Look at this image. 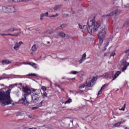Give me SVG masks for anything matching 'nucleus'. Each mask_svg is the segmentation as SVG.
<instances>
[{"mask_svg": "<svg viewBox=\"0 0 129 129\" xmlns=\"http://www.w3.org/2000/svg\"><path fill=\"white\" fill-rule=\"evenodd\" d=\"M94 19L95 17H94L93 19H91V18L88 19L87 22L88 27H87V25H84L82 27V25L79 24L80 29H87L89 34H92V33L96 32V31L98 30V28H99L100 24H99V22H95Z\"/></svg>", "mask_w": 129, "mask_h": 129, "instance_id": "1", "label": "nucleus"}, {"mask_svg": "<svg viewBox=\"0 0 129 129\" xmlns=\"http://www.w3.org/2000/svg\"><path fill=\"white\" fill-rule=\"evenodd\" d=\"M11 88H9L6 92L3 90L0 91V103L3 106L12 104L13 100L11 99Z\"/></svg>", "mask_w": 129, "mask_h": 129, "instance_id": "2", "label": "nucleus"}, {"mask_svg": "<svg viewBox=\"0 0 129 129\" xmlns=\"http://www.w3.org/2000/svg\"><path fill=\"white\" fill-rule=\"evenodd\" d=\"M2 10L4 13L6 14H10V13H15L16 12V8L15 6H6L2 7Z\"/></svg>", "mask_w": 129, "mask_h": 129, "instance_id": "3", "label": "nucleus"}, {"mask_svg": "<svg viewBox=\"0 0 129 129\" xmlns=\"http://www.w3.org/2000/svg\"><path fill=\"white\" fill-rule=\"evenodd\" d=\"M32 99L33 101L36 102L37 100H39V95H40V94L41 93V90L34 89L32 91Z\"/></svg>", "mask_w": 129, "mask_h": 129, "instance_id": "4", "label": "nucleus"}, {"mask_svg": "<svg viewBox=\"0 0 129 129\" xmlns=\"http://www.w3.org/2000/svg\"><path fill=\"white\" fill-rule=\"evenodd\" d=\"M27 96L28 94H25L23 95V97L19 100L20 103H22V104H23V105H25L26 106H27V105L29 104V102L28 100H27Z\"/></svg>", "mask_w": 129, "mask_h": 129, "instance_id": "5", "label": "nucleus"}, {"mask_svg": "<svg viewBox=\"0 0 129 129\" xmlns=\"http://www.w3.org/2000/svg\"><path fill=\"white\" fill-rule=\"evenodd\" d=\"M95 77H93L92 79H90L88 82H86V86L87 87H92L94 85V81H95Z\"/></svg>", "mask_w": 129, "mask_h": 129, "instance_id": "6", "label": "nucleus"}, {"mask_svg": "<svg viewBox=\"0 0 129 129\" xmlns=\"http://www.w3.org/2000/svg\"><path fill=\"white\" fill-rule=\"evenodd\" d=\"M120 13V11L118 9H116L114 10L112 12L110 13L109 14L105 15L103 16V17H112L113 16H116V15H118Z\"/></svg>", "mask_w": 129, "mask_h": 129, "instance_id": "7", "label": "nucleus"}, {"mask_svg": "<svg viewBox=\"0 0 129 129\" xmlns=\"http://www.w3.org/2000/svg\"><path fill=\"white\" fill-rule=\"evenodd\" d=\"M22 91L24 92L25 93H26V94H30L32 93V90H31V88H30L28 86L24 87L23 86L22 87Z\"/></svg>", "mask_w": 129, "mask_h": 129, "instance_id": "8", "label": "nucleus"}, {"mask_svg": "<svg viewBox=\"0 0 129 129\" xmlns=\"http://www.w3.org/2000/svg\"><path fill=\"white\" fill-rule=\"evenodd\" d=\"M105 34H106V31L105 28L102 29L99 33L98 37L99 38H104V36H105Z\"/></svg>", "mask_w": 129, "mask_h": 129, "instance_id": "9", "label": "nucleus"}, {"mask_svg": "<svg viewBox=\"0 0 129 129\" xmlns=\"http://www.w3.org/2000/svg\"><path fill=\"white\" fill-rule=\"evenodd\" d=\"M109 85V83L105 84L103 85L101 88L100 90L99 91L98 93V95H100V94L102 93V90H104V89H105V88H106V87H107V86H108Z\"/></svg>", "mask_w": 129, "mask_h": 129, "instance_id": "10", "label": "nucleus"}, {"mask_svg": "<svg viewBox=\"0 0 129 129\" xmlns=\"http://www.w3.org/2000/svg\"><path fill=\"white\" fill-rule=\"evenodd\" d=\"M79 89H82L83 88H85L84 91L81 90L82 92H83V91H85V92H87L88 90H89V89L87 88V87L84 84L80 85V86L79 87Z\"/></svg>", "mask_w": 129, "mask_h": 129, "instance_id": "11", "label": "nucleus"}, {"mask_svg": "<svg viewBox=\"0 0 129 129\" xmlns=\"http://www.w3.org/2000/svg\"><path fill=\"white\" fill-rule=\"evenodd\" d=\"M23 44L22 41H20L19 42H16L15 44V46L14 47V50H16V51H18L19 49L20 48V47H21V45Z\"/></svg>", "mask_w": 129, "mask_h": 129, "instance_id": "12", "label": "nucleus"}, {"mask_svg": "<svg viewBox=\"0 0 129 129\" xmlns=\"http://www.w3.org/2000/svg\"><path fill=\"white\" fill-rule=\"evenodd\" d=\"M103 76L106 78H109V79H111V78H112V76H113V73H106L103 75Z\"/></svg>", "mask_w": 129, "mask_h": 129, "instance_id": "13", "label": "nucleus"}, {"mask_svg": "<svg viewBox=\"0 0 129 129\" xmlns=\"http://www.w3.org/2000/svg\"><path fill=\"white\" fill-rule=\"evenodd\" d=\"M121 74V72L119 71H117L115 73V75L112 77V78H113L112 79V81H113V80H115V79H117L118 76H119V74Z\"/></svg>", "mask_w": 129, "mask_h": 129, "instance_id": "14", "label": "nucleus"}, {"mask_svg": "<svg viewBox=\"0 0 129 129\" xmlns=\"http://www.w3.org/2000/svg\"><path fill=\"white\" fill-rule=\"evenodd\" d=\"M12 63V60H9L7 59L3 60L2 61L3 65H8L9 64H11Z\"/></svg>", "mask_w": 129, "mask_h": 129, "instance_id": "15", "label": "nucleus"}, {"mask_svg": "<svg viewBox=\"0 0 129 129\" xmlns=\"http://www.w3.org/2000/svg\"><path fill=\"white\" fill-rule=\"evenodd\" d=\"M121 65L123 66V67H127L129 66V63L127 62L126 60H122L121 61Z\"/></svg>", "mask_w": 129, "mask_h": 129, "instance_id": "16", "label": "nucleus"}, {"mask_svg": "<svg viewBox=\"0 0 129 129\" xmlns=\"http://www.w3.org/2000/svg\"><path fill=\"white\" fill-rule=\"evenodd\" d=\"M103 39H104V38L99 37V42L97 44V45H98V46H99V47H100V46H101V44H102V43H103Z\"/></svg>", "mask_w": 129, "mask_h": 129, "instance_id": "17", "label": "nucleus"}, {"mask_svg": "<svg viewBox=\"0 0 129 129\" xmlns=\"http://www.w3.org/2000/svg\"><path fill=\"white\" fill-rule=\"evenodd\" d=\"M58 35L59 37H61V38H65V37H66V34L63 32L58 33Z\"/></svg>", "mask_w": 129, "mask_h": 129, "instance_id": "18", "label": "nucleus"}, {"mask_svg": "<svg viewBox=\"0 0 129 129\" xmlns=\"http://www.w3.org/2000/svg\"><path fill=\"white\" fill-rule=\"evenodd\" d=\"M66 27H67V24H63L62 25H61L58 28H57V30H61L62 29H64V28H65Z\"/></svg>", "mask_w": 129, "mask_h": 129, "instance_id": "19", "label": "nucleus"}, {"mask_svg": "<svg viewBox=\"0 0 129 129\" xmlns=\"http://www.w3.org/2000/svg\"><path fill=\"white\" fill-rule=\"evenodd\" d=\"M23 115H24V112L23 111L18 112L16 113V116H22Z\"/></svg>", "mask_w": 129, "mask_h": 129, "instance_id": "20", "label": "nucleus"}, {"mask_svg": "<svg viewBox=\"0 0 129 129\" xmlns=\"http://www.w3.org/2000/svg\"><path fill=\"white\" fill-rule=\"evenodd\" d=\"M71 102H72V99L69 98L64 102V104H68L71 103Z\"/></svg>", "mask_w": 129, "mask_h": 129, "instance_id": "21", "label": "nucleus"}, {"mask_svg": "<svg viewBox=\"0 0 129 129\" xmlns=\"http://www.w3.org/2000/svg\"><path fill=\"white\" fill-rule=\"evenodd\" d=\"M32 50L33 52H35V51H37V46L36 44L33 45V46L32 47Z\"/></svg>", "mask_w": 129, "mask_h": 129, "instance_id": "22", "label": "nucleus"}, {"mask_svg": "<svg viewBox=\"0 0 129 129\" xmlns=\"http://www.w3.org/2000/svg\"><path fill=\"white\" fill-rule=\"evenodd\" d=\"M86 53H84L83 55L82 56V60H84V61H85L86 60Z\"/></svg>", "mask_w": 129, "mask_h": 129, "instance_id": "23", "label": "nucleus"}, {"mask_svg": "<svg viewBox=\"0 0 129 129\" xmlns=\"http://www.w3.org/2000/svg\"><path fill=\"white\" fill-rule=\"evenodd\" d=\"M60 7H61V5H57L55 7H54L53 10L54 11H57V10H59V9H60Z\"/></svg>", "mask_w": 129, "mask_h": 129, "instance_id": "24", "label": "nucleus"}, {"mask_svg": "<svg viewBox=\"0 0 129 129\" xmlns=\"http://www.w3.org/2000/svg\"><path fill=\"white\" fill-rule=\"evenodd\" d=\"M20 34H21V32L14 33V34H12V36L13 37H18V36H19L20 35Z\"/></svg>", "mask_w": 129, "mask_h": 129, "instance_id": "25", "label": "nucleus"}, {"mask_svg": "<svg viewBox=\"0 0 129 129\" xmlns=\"http://www.w3.org/2000/svg\"><path fill=\"white\" fill-rule=\"evenodd\" d=\"M77 73H79L78 71H72L70 73L71 74H74V75H76Z\"/></svg>", "mask_w": 129, "mask_h": 129, "instance_id": "26", "label": "nucleus"}, {"mask_svg": "<svg viewBox=\"0 0 129 129\" xmlns=\"http://www.w3.org/2000/svg\"><path fill=\"white\" fill-rule=\"evenodd\" d=\"M43 104V101H41L39 103L37 104V107H41L42 106V105Z\"/></svg>", "mask_w": 129, "mask_h": 129, "instance_id": "27", "label": "nucleus"}, {"mask_svg": "<svg viewBox=\"0 0 129 129\" xmlns=\"http://www.w3.org/2000/svg\"><path fill=\"white\" fill-rule=\"evenodd\" d=\"M120 126V125L118 123V122H117L113 125L114 127H119Z\"/></svg>", "mask_w": 129, "mask_h": 129, "instance_id": "28", "label": "nucleus"}, {"mask_svg": "<svg viewBox=\"0 0 129 129\" xmlns=\"http://www.w3.org/2000/svg\"><path fill=\"white\" fill-rule=\"evenodd\" d=\"M125 104H124L123 107H122L121 108H119V110H122L123 111H124V110L125 109Z\"/></svg>", "mask_w": 129, "mask_h": 129, "instance_id": "29", "label": "nucleus"}, {"mask_svg": "<svg viewBox=\"0 0 129 129\" xmlns=\"http://www.w3.org/2000/svg\"><path fill=\"white\" fill-rule=\"evenodd\" d=\"M41 15H43V17H49V13H48V12H46L45 13L42 14Z\"/></svg>", "mask_w": 129, "mask_h": 129, "instance_id": "30", "label": "nucleus"}, {"mask_svg": "<svg viewBox=\"0 0 129 129\" xmlns=\"http://www.w3.org/2000/svg\"><path fill=\"white\" fill-rule=\"evenodd\" d=\"M109 45V42H107V43L106 44V45L104 47V49H102L103 52H104V51L106 50V47H107V46H108Z\"/></svg>", "mask_w": 129, "mask_h": 129, "instance_id": "31", "label": "nucleus"}, {"mask_svg": "<svg viewBox=\"0 0 129 129\" xmlns=\"http://www.w3.org/2000/svg\"><path fill=\"white\" fill-rule=\"evenodd\" d=\"M12 30V33H14V32H15V31H18L17 29H16V28H11L9 29V31Z\"/></svg>", "mask_w": 129, "mask_h": 129, "instance_id": "32", "label": "nucleus"}, {"mask_svg": "<svg viewBox=\"0 0 129 129\" xmlns=\"http://www.w3.org/2000/svg\"><path fill=\"white\" fill-rule=\"evenodd\" d=\"M59 16V14H56L55 15H51V16H49L50 18H55V17H58Z\"/></svg>", "mask_w": 129, "mask_h": 129, "instance_id": "33", "label": "nucleus"}, {"mask_svg": "<svg viewBox=\"0 0 129 129\" xmlns=\"http://www.w3.org/2000/svg\"><path fill=\"white\" fill-rule=\"evenodd\" d=\"M116 55V53H115V52H113L110 54V57H114Z\"/></svg>", "mask_w": 129, "mask_h": 129, "instance_id": "34", "label": "nucleus"}, {"mask_svg": "<svg viewBox=\"0 0 129 129\" xmlns=\"http://www.w3.org/2000/svg\"><path fill=\"white\" fill-rule=\"evenodd\" d=\"M27 64H28V65H31V66H36V65H37V64L34 62H32V64L30 62H28Z\"/></svg>", "mask_w": 129, "mask_h": 129, "instance_id": "35", "label": "nucleus"}, {"mask_svg": "<svg viewBox=\"0 0 129 129\" xmlns=\"http://www.w3.org/2000/svg\"><path fill=\"white\" fill-rule=\"evenodd\" d=\"M41 89H42L43 91H46V90H47V88H46V87H45V86H42V87H41Z\"/></svg>", "mask_w": 129, "mask_h": 129, "instance_id": "36", "label": "nucleus"}, {"mask_svg": "<svg viewBox=\"0 0 129 129\" xmlns=\"http://www.w3.org/2000/svg\"><path fill=\"white\" fill-rule=\"evenodd\" d=\"M126 68H127V67H124L122 68V72H124Z\"/></svg>", "mask_w": 129, "mask_h": 129, "instance_id": "37", "label": "nucleus"}, {"mask_svg": "<svg viewBox=\"0 0 129 129\" xmlns=\"http://www.w3.org/2000/svg\"><path fill=\"white\" fill-rule=\"evenodd\" d=\"M28 76H37V74H29L28 75Z\"/></svg>", "mask_w": 129, "mask_h": 129, "instance_id": "38", "label": "nucleus"}, {"mask_svg": "<svg viewBox=\"0 0 129 129\" xmlns=\"http://www.w3.org/2000/svg\"><path fill=\"white\" fill-rule=\"evenodd\" d=\"M43 96L44 97H47V94L46 92H44L43 93Z\"/></svg>", "mask_w": 129, "mask_h": 129, "instance_id": "39", "label": "nucleus"}, {"mask_svg": "<svg viewBox=\"0 0 129 129\" xmlns=\"http://www.w3.org/2000/svg\"><path fill=\"white\" fill-rule=\"evenodd\" d=\"M38 108H39L37 106L36 107H31V109H32L33 110H35V109H38Z\"/></svg>", "mask_w": 129, "mask_h": 129, "instance_id": "40", "label": "nucleus"}, {"mask_svg": "<svg viewBox=\"0 0 129 129\" xmlns=\"http://www.w3.org/2000/svg\"><path fill=\"white\" fill-rule=\"evenodd\" d=\"M40 20L41 21L44 20V16L43 15H41V14L40 15Z\"/></svg>", "mask_w": 129, "mask_h": 129, "instance_id": "41", "label": "nucleus"}, {"mask_svg": "<svg viewBox=\"0 0 129 129\" xmlns=\"http://www.w3.org/2000/svg\"><path fill=\"white\" fill-rule=\"evenodd\" d=\"M29 2V0H20V3Z\"/></svg>", "mask_w": 129, "mask_h": 129, "instance_id": "42", "label": "nucleus"}, {"mask_svg": "<svg viewBox=\"0 0 129 129\" xmlns=\"http://www.w3.org/2000/svg\"><path fill=\"white\" fill-rule=\"evenodd\" d=\"M14 3H21V0H14Z\"/></svg>", "mask_w": 129, "mask_h": 129, "instance_id": "43", "label": "nucleus"}, {"mask_svg": "<svg viewBox=\"0 0 129 129\" xmlns=\"http://www.w3.org/2000/svg\"><path fill=\"white\" fill-rule=\"evenodd\" d=\"M84 60H83V59H82L81 58V59H80V60H79V63H80V64H81V63H82V62H84Z\"/></svg>", "mask_w": 129, "mask_h": 129, "instance_id": "44", "label": "nucleus"}, {"mask_svg": "<svg viewBox=\"0 0 129 129\" xmlns=\"http://www.w3.org/2000/svg\"><path fill=\"white\" fill-rule=\"evenodd\" d=\"M125 25H127V26H128V25H129V21H128L127 22H125L123 26H125Z\"/></svg>", "mask_w": 129, "mask_h": 129, "instance_id": "45", "label": "nucleus"}, {"mask_svg": "<svg viewBox=\"0 0 129 129\" xmlns=\"http://www.w3.org/2000/svg\"><path fill=\"white\" fill-rule=\"evenodd\" d=\"M129 52V50L127 49L124 51L125 54H127V53Z\"/></svg>", "mask_w": 129, "mask_h": 129, "instance_id": "46", "label": "nucleus"}, {"mask_svg": "<svg viewBox=\"0 0 129 129\" xmlns=\"http://www.w3.org/2000/svg\"><path fill=\"white\" fill-rule=\"evenodd\" d=\"M15 86H17V85H15V84L11 85V87H12V88H14Z\"/></svg>", "mask_w": 129, "mask_h": 129, "instance_id": "47", "label": "nucleus"}, {"mask_svg": "<svg viewBox=\"0 0 129 129\" xmlns=\"http://www.w3.org/2000/svg\"><path fill=\"white\" fill-rule=\"evenodd\" d=\"M14 0H8V3H13Z\"/></svg>", "mask_w": 129, "mask_h": 129, "instance_id": "48", "label": "nucleus"}, {"mask_svg": "<svg viewBox=\"0 0 129 129\" xmlns=\"http://www.w3.org/2000/svg\"><path fill=\"white\" fill-rule=\"evenodd\" d=\"M55 86H57V87H58V88H61V86L58 84H56Z\"/></svg>", "mask_w": 129, "mask_h": 129, "instance_id": "49", "label": "nucleus"}, {"mask_svg": "<svg viewBox=\"0 0 129 129\" xmlns=\"http://www.w3.org/2000/svg\"><path fill=\"white\" fill-rule=\"evenodd\" d=\"M61 90V91H64V88H62L60 87V88H59Z\"/></svg>", "mask_w": 129, "mask_h": 129, "instance_id": "50", "label": "nucleus"}, {"mask_svg": "<svg viewBox=\"0 0 129 129\" xmlns=\"http://www.w3.org/2000/svg\"><path fill=\"white\" fill-rule=\"evenodd\" d=\"M6 36H13L12 34H6Z\"/></svg>", "mask_w": 129, "mask_h": 129, "instance_id": "51", "label": "nucleus"}, {"mask_svg": "<svg viewBox=\"0 0 129 129\" xmlns=\"http://www.w3.org/2000/svg\"><path fill=\"white\" fill-rule=\"evenodd\" d=\"M75 80V78H72V79H69L68 80Z\"/></svg>", "mask_w": 129, "mask_h": 129, "instance_id": "52", "label": "nucleus"}, {"mask_svg": "<svg viewBox=\"0 0 129 129\" xmlns=\"http://www.w3.org/2000/svg\"><path fill=\"white\" fill-rule=\"evenodd\" d=\"M10 30V29H9L8 30H7V31H6L7 33H8V32H13V31H12V30Z\"/></svg>", "mask_w": 129, "mask_h": 129, "instance_id": "53", "label": "nucleus"}, {"mask_svg": "<svg viewBox=\"0 0 129 129\" xmlns=\"http://www.w3.org/2000/svg\"><path fill=\"white\" fill-rule=\"evenodd\" d=\"M126 8H129V4L126 5Z\"/></svg>", "mask_w": 129, "mask_h": 129, "instance_id": "54", "label": "nucleus"}, {"mask_svg": "<svg viewBox=\"0 0 129 129\" xmlns=\"http://www.w3.org/2000/svg\"><path fill=\"white\" fill-rule=\"evenodd\" d=\"M107 56V53H105L104 54V57H105Z\"/></svg>", "mask_w": 129, "mask_h": 129, "instance_id": "55", "label": "nucleus"}, {"mask_svg": "<svg viewBox=\"0 0 129 129\" xmlns=\"http://www.w3.org/2000/svg\"><path fill=\"white\" fill-rule=\"evenodd\" d=\"M118 123H119V125H120V124H121V123H122V122H121V121L118 122Z\"/></svg>", "mask_w": 129, "mask_h": 129, "instance_id": "56", "label": "nucleus"}, {"mask_svg": "<svg viewBox=\"0 0 129 129\" xmlns=\"http://www.w3.org/2000/svg\"><path fill=\"white\" fill-rule=\"evenodd\" d=\"M1 36H6V34H1Z\"/></svg>", "mask_w": 129, "mask_h": 129, "instance_id": "57", "label": "nucleus"}, {"mask_svg": "<svg viewBox=\"0 0 129 129\" xmlns=\"http://www.w3.org/2000/svg\"><path fill=\"white\" fill-rule=\"evenodd\" d=\"M5 78L4 77H0V80H2L3 79H4Z\"/></svg>", "mask_w": 129, "mask_h": 129, "instance_id": "58", "label": "nucleus"}, {"mask_svg": "<svg viewBox=\"0 0 129 129\" xmlns=\"http://www.w3.org/2000/svg\"><path fill=\"white\" fill-rule=\"evenodd\" d=\"M29 129H37L36 127L29 128Z\"/></svg>", "mask_w": 129, "mask_h": 129, "instance_id": "59", "label": "nucleus"}, {"mask_svg": "<svg viewBox=\"0 0 129 129\" xmlns=\"http://www.w3.org/2000/svg\"><path fill=\"white\" fill-rule=\"evenodd\" d=\"M47 44H50V41H47Z\"/></svg>", "mask_w": 129, "mask_h": 129, "instance_id": "60", "label": "nucleus"}, {"mask_svg": "<svg viewBox=\"0 0 129 129\" xmlns=\"http://www.w3.org/2000/svg\"><path fill=\"white\" fill-rule=\"evenodd\" d=\"M24 129H29V128L28 127H26Z\"/></svg>", "mask_w": 129, "mask_h": 129, "instance_id": "61", "label": "nucleus"}, {"mask_svg": "<svg viewBox=\"0 0 129 129\" xmlns=\"http://www.w3.org/2000/svg\"><path fill=\"white\" fill-rule=\"evenodd\" d=\"M71 122H72V123H73V120H71Z\"/></svg>", "mask_w": 129, "mask_h": 129, "instance_id": "62", "label": "nucleus"}, {"mask_svg": "<svg viewBox=\"0 0 129 129\" xmlns=\"http://www.w3.org/2000/svg\"><path fill=\"white\" fill-rule=\"evenodd\" d=\"M117 91H118V89H117L116 90V92H117Z\"/></svg>", "mask_w": 129, "mask_h": 129, "instance_id": "63", "label": "nucleus"}, {"mask_svg": "<svg viewBox=\"0 0 129 129\" xmlns=\"http://www.w3.org/2000/svg\"><path fill=\"white\" fill-rule=\"evenodd\" d=\"M73 14H75V12H72Z\"/></svg>", "mask_w": 129, "mask_h": 129, "instance_id": "64", "label": "nucleus"}]
</instances>
